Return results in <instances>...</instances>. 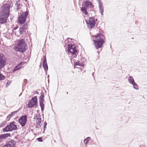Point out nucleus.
Returning <instances> with one entry per match:
<instances>
[{"label":"nucleus","instance_id":"obj_36","mask_svg":"<svg viewBox=\"0 0 147 147\" xmlns=\"http://www.w3.org/2000/svg\"><path fill=\"white\" fill-rule=\"evenodd\" d=\"M17 28L16 27H15V28H14V30H16V29Z\"/></svg>","mask_w":147,"mask_h":147},{"label":"nucleus","instance_id":"obj_9","mask_svg":"<svg viewBox=\"0 0 147 147\" xmlns=\"http://www.w3.org/2000/svg\"><path fill=\"white\" fill-rule=\"evenodd\" d=\"M37 100L38 99L36 96H34L32 97L28 104V107L31 108L37 105L38 102Z\"/></svg>","mask_w":147,"mask_h":147},{"label":"nucleus","instance_id":"obj_35","mask_svg":"<svg viewBox=\"0 0 147 147\" xmlns=\"http://www.w3.org/2000/svg\"><path fill=\"white\" fill-rule=\"evenodd\" d=\"M41 65H42V63H40V65L39 66V67H41Z\"/></svg>","mask_w":147,"mask_h":147},{"label":"nucleus","instance_id":"obj_40","mask_svg":"<svg viewBox=\"0 0 147 147\" xmlns=\"http://www.w3.org/2000/svg\"><path fill=\"white\" fill-rule=\"evenodd\" d=\"M97 19H96V21H97Z\"/></svg>","mask_w":147,"mask_h":147},{"label":"nucleus","instance_id":"obj_3","mask_svg":"<svg viewBox=\"0 0 147 147\" xmlns=\"http://www.w3.org/2000/svg\"><path fill=\"white\" fill-rule=\"evenodd\" d=\"M82 6L81 8V11L83 13L87 15L88 13L87 10H89V8L90 10H93L94 5L91 2L88 1H86L83 3Z\"/></svg>","mask_w":147,"mask_h":147},{"label":"nucleus","instance_id":"obj_19","mask_svg":"<svg viewBox=\"0 0 147 147\" xmlns=\"http://www.w3.org/2000/svg\"><path fill=\"white\" fill-rule=\"evenodd\" d=\"M15 5L17 7V10H19L21 8V5L20 4V1H16Z\"/></svg>","mask_w":147,"mask_h":147},{"label":"nucleus","instance_id":"obj_30","mask_svg":"<svg viewBox=\"0 0 147 147\" xmlns=\"http://www.w3.org/2000/svg\"><path fill=\"white\" fill-rule=\"evenodd\" d=\"M23 62H21L18 65V66H19V67H20V66L22 65V64Z\"/></svg>","mask_w":147,"mask_h":147},{"label":"nucleus","instance_id":"obj_25","mask_svg":"<svg viewBox=\"0 0 147 147\" xmlns=\"http://www.w3.org/2000/svg\"><path fill=\"white\" fill-rule=\"evenodd\" d=\"M21 67H19V66H18L17 65L13 69V72H15V71H16L18 70V69L21 68Z\"/></svg>","mask_w":147,"mask_h":147},{"label":"nucleus","instance_id":"obj_28","mask_svg":"<svg viewBox=\"0 0 147 147\" xmlns=\"http://www.w3.org/2000/svg\"><path fill=\"white\" fill-rule=\"evenodd\" d=\"M37 140L40 142H42L43 141L42 138V137H40L37 138Z\"/></svg>","mask_w":147,"mask_h":147},{"label":"nucleus","instance_id":"obj_4","mask_svg":"<svg viewBox=\"0 0 147 147\" xmlns=\"http://www.w3.org/2000/svg\"><path fill=\"white\" fill-rule=\"evenodd\" d=\"M26 45L24 39H22L19 41V42L16 48L17 51L22 53L26 51Z\"/></svg>","mask_w":147,"mask_h":147},{"label":"nucleus","instance_id":"obj_2","mask_svg":"<svg viewBox=\"0 0 147 147\" xmlns=\"http://www.w3.org/2000/svg\"><path fill=\"white\" fill-rule=\"evenodd\" d=\"M96 38H99L93 40L95 47L97 50L99 48H101L103 44L105 43L103 38L104 37V35L101 33H99L95 36Z\"/></svg>","mask_w":147,"mask_h":147},{"label":"nucleus","instance_id":"obj_15","mask_svg":"<svg viewBox=\"0 0 147 147\" xmlns=\"http://www.w3.org/2000/svg\"><path fill=\"white\" fill-rule=\"evenodd\" d=\"M28 28V25L27 24H24L22 27H20L19 29L20 34H25L28 32L27 29Z\"/></svg>","mask_w":147,"mask_h":147},{"label":"nucleus","instance_id":"obj_18","mask_svg":"<svg viewBox=\"0 0 147 147\" xmlns=\"http://www.w3.org/2000/svg\"><path fill=\"white\" fill-rule=\"evenodd\" d=\"M99 9L100 12L101 13V14L102 15L104 11V7L102 6V4H100L99 5Z\"/></svg>","mask_w":147,"mask_h":147},{"label":"nucleus","instance_id":"obj_5","mask_svg":"<svg viewBox=\"0 0 147 147\" xmlns=\"http://www.w3.org/2000/svg\"><path fill=\"white\" fill-rule=\"evenodd\" d=\"M28 14V12L26 11L20 14L18 18V23L20 24H22L25 23Z\"/></svg>","mask_w":147,"mask_h":147},{"label":"nucleus","instance_id":"obj_12","mask_svg":"<svg viewBox=\"0 0 147 147\" xmlns=\"http://www.w3.org/2000/svg\"><path fill=\"white\" fill-rule=\"evenodd\" d=\"M44 94L43 92L41 93V95L39 97L40 105L41 108V111L43 112L44 109V104L43 102L44 101Z\"/></svg>","mask_w":147,"mask_h":147},{"label":"nucleus","instance_id":"obj_14","mask_svg":"<svg viewBox=\"0 0 147 147\" xmlns=\"http://www.w3.org/2000/svg\"><path fill=\"white\" fill-rule=\"evenodd\" d=\"M6 60L3 54H0V70L3 68L5 65Z\"/></svg>","mask_w":147,"mask_h":147},{"label":"nucleus","instance_id":"obj_20","mask_svg":"<svg viewBox=\"0 0 147 147\" xmlns=\"http://www.w3.org/2000/svg\"><path fill=\"white\" fill-rule=\"evenodd\" d=\"M18 111H13L11 113L9 114L8 116L7 117V118H9L10 119V118L13 115H15V114L16 113L18 112Z\"/></svg>","mask_w":147,"mask_h":147},{"label":"nucleus","instance_id":"obj_31","mask_svg":"<svg viewBox=\"0 0 147 147\" xmlns=\"http://www.w3.org/2000/svg\"><path fill=\"white\" fill-rule=\"evenodd\" d=\"M27 80L26 79H24V82L25 83H26L27 82Z\"/></svg>","mask_w":147,"mask_h":147},{"label":"nucleus","instance_id":"obj_33","mask_svg":"<svg viewBox=\"0 0 147 147\" xmlns=\"http://www.w3.org/2000/svg\"><path fill=\"white\" fill-rule=\"evenodd\" d=\"M47 125V123L46 122H45L44 123V125H46V126Z\"/></svg>","mask_w":147,"mask_h":147},{"label":"nucleus","instance_id":"obj_8","mask_svg":"<svg viewBox=\"0 0 147 147\" xmlns=\"http://www.w3.org/2000/svg\"><path fill=\"white\" fill-rule=\"evenodd\" d=\"M73 60L74 61L75 65H78L82 67L84 66L86 61L85 59L84 58H82L81 57H79V59L78 61H77L74 58H73Z\"/></svg>","mask_w":147,"mask_h":147},{"label":"nucleus","instance_id":"obj_11","mask_svg":"<svg viewBox=\"0 0 147 147\" xmlns=\"http://www.w3.org/2000/svg\"><path fill=\"white\" fill-rule=\"evenodd\" d=\"M88 27L90 28L94 27L95 24V19L92 17H90L89 20L86 21Z\"/></svg>","mask_w":147,"mask_h":147},{"label":"nucleus","instance_id":"obj_34","mask_svg":"<svg viewBox=\"0 0 147 147\" xmlns=\"http://www.w3.org/2000/svg\"><path fill=\"white\" fill-rule=\"evenodd\" d=\"M35 93L37 94H39V92H37V91H36L35 92Z\"/></svg>","mask_w":147,"mask_h":147},{"label":"nucleus","instance_id":"obj_29","mask_svg":"<svg viewBox=\"0 0 147 147\" xmlns=\"http://www.w3.org/2000/svg\"><path fill=\"white\" fill-rule=\"evenodd\" d=\"M97 1L99 5L101 4H102V3L101 2V0H96Z\"/></svg>","mask_w":147,"mask_h":147},{"label":"nucleus","instance_id":"obj_6","mask_svg":"<svg viewBox=\"0 0 147 147\" xmlns=\"http://www.w3.org/2000/svg\"><path fill=\"white\" fill-rule=\"evenodd\" d=\"M76 48L75 46L74 45H68L67 51L69 53H70L71 54H72L71 57H72L73 58H74V57L76 58L77 56L76 54L77 53L78 54V53H77L78 51L76 50Z\"/></svg>","mask_w":147,"mask_h":147},{"label":"nucleus","instance_id":"obj_24","mask_svg":"<svg viewBox=\"0 0 147 147\" xmlns=\"http://www.w3.org/2000/svg\"><path fill=\"white\" fill-rule=\"evenodd\" d=\"M90 138L89 137H88L84 140V143L86 145L88 143V142L89 141Z\"/></svg>","mask_w":147,"mask_h":147},{"label":"nucleus","instance_id":"obj_22","mask_svg":"<svg viewBox=\"0 0 147 147\" xmlns=\"http://www.w3.org/2000/svg\"><path fill=\"white\" fill-rule=\"evenodd\" d=\"M5 77L0 71V81L5 79Z\"/></svg>","mask_w":147,"mask_h":147},{"label":"nucleus","instance_id":"obj_13","mask_svg":"<svg viewBox=\"0 0 147 147\" xmlns=\"http://www.w3.org/2000/svg\"><path fill=\"white\" fill-rule=\"evenodd\" d=\"M27 121V116L25 115L20 117L18 120L19 122L22 127H24L26 124Z\"/></svg>","mask_w":147,"mask_h":147},{"label":"nucleus","instance_id":"obj_16","mask_svg":"<svg viewBox=\"0 0 147 147\" xmlns=\"http://www.w3.org/2000/svg\"><path fill=\"white\" fill-rule=\"evenodd\" d=\"M16 143L13 140L7 142L5 144L3 147H15Z\"/></svg>","mask_w":147,"mask_h":147},{"label":"nucleus","instance_id":"obj_23","mask_svg":"<svg viewBox=\"0 0 147 147\" xmlns=\"http://www.w3.org/2000/svg\"><path fill=\"white\" fill-rule=\"evenodd\" d=\"M42 66L43 68H44L45 71L47 72V71L48 70V66L47 64H43Z\"/></svg>","mask_w":147,"mask_h":147},{"label":"nucleus","instance_id":"obj_7","mask_svg":"<svg viewBox=\"0 0 147 147\" xmlns=\"http://www.w3.org/2000/svg\"><path fill=\"white\" fill-rule=\"evenodd\" d=\"M15 122L12 121L10 123L9 125H7L5 128L3 129V132H8L11 131L13 130H16L18 128L17 125L15 124Z\"/></svg>","mask_w":147,"mask_h":147},{"label":"nucleus","instance_id":"obj_21","mask_svg":"<svg viewBox=\"0 0 147 147\" xmlns=\"http://www.w3.org/2000/svg\"><path fill=\"white\" fill-rule=\"evenodd\" d=\"M3 139L7 138L9 136H10V133H7L4 134H2L1 135Z\"/></svg>","mask_w":147,"mask_h":147},{"label":"nucleus","instance_id":"obj_10","mask_svg":"<svg viewBox=\"0 0 147 147\" xmlns=\"http://www.w3.org/2000/svg\"><path fill=\"white\" fill-rule=\"evenodd\" d=\"M128 82L133 86L134 89L136 90L139 89V86L135 82L134 80L133 77L131 76H129L128 78Z\"/></svg>","mask_w":147,"mask_h":147},{"label":"nucleus","instance_id":"obj_17","mask_svg":"<svg viewBox=\"0 0 147 147\" xmlns=\"http://www.w3.org/2000/svg\"><path fill=\"white\" fill-rule=\"evenodd\" d=\"M41 116L40 114H37L34 117V119L36 120V124L37 125L40 126L41 122Z\"/></svg>","mask_w":147,"mask_h":147},{"label":"nucleus","instance_id":"obj_26","mask_svg":"<svg viewBox=\"0 0 147 147\" xmlns=\"http://www.w3.org/2000/svg\"><path fill=\"white\" fill-rule=\"evenodd\" d=\"M11 81L8 80L6 84V87L7 88L11 84Z\"/></svg>","mask_w":147,"mask_h":147},{"label":"nucleus","instance_id":"obj_32","mask_svg":"<svg viewBox=\"0 0 147 147\" xmlns=\"http://www.w3.org/2000/svg\"><path fill=\"white\" fill-rule=\"evenodd\" d=\"M46 128V125H44V130H45V128Z\"/></svg>","mask_w":147,"mask_h":147},{"label":"nucleus","instance_id":"obj_1","mask_svg":"<svg viewBox=\"0 0 147 147\" xmlns=\"http://www.w3.org/2000/svg\"><path fill=\"white\" fill-rule=\"evenodd\" d=\"M10 5L5 3L3 5V9L0 13V23L4 24L7 22V18L9 15Z\"/></svg>","mask_w":147,"mask_h":147},{"label":"nucleus","instance_id":"obj_37","mask_svg":"<svg viewBox=\"0 0 147 147\" xmlns=\"http://www.w3.org/2000/svg\"><path fill=\"white\" fill-rule=\"evenodd\" d=\"M92 76H93L94 75V73H93L92 74Z\"/></svg>","mask_w":147,"mask_h":147},{"label":"nucleus","instance_id":"obj_27","mask_svg":"<svg viewBox=\"0 0 147 147\" xmlns=\"http://www.w3.org/2000/svg\"><path fill=\"white\" fill-rule=\"evenodd\" d=\"M44 60L43 62V64H47L46 57L45 56H44Z\"/></svg>","mask_w":147,"mask_h":147},{"label":"nucleus","instance_id":"obj_39","mask_svg":"<svg viewBox=\"0 0 147 147\" xmlns=\"http://www.w3.org/2000/svg\"><path fill=\"white\" fill-rule=\"evenodd\" d=\"M25 1H27V0H24Z\"/></svg>","mask_w":147,"mask_h":147},{"label":"nucleus","instance_id":"obj_38","mask_svg":"<svg viewBox=\"0 0 147 147\" xmlns=\"http://www.w3.org/2000/svg\"><path fill=\"white\" fill-rule=\"evenodd\" d=\"M97 52L98 53V54H99V53L100 52L99 51H97Z\"/></svg>","mask_w":147,"mask_h":147}]
</instances>
